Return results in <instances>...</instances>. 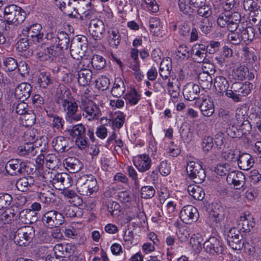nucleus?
<instances>
[{
  "mask_svg": "<svg viewBox=\"0 0 261 261\" xmlns=\"http://www.w3.org/2000/svg\"><path fill=\"white\" fill-rule=\"evenodd\" d=\"M212 28V23L207 18H202L200 21L199 28L205 34H208Z\"/></svg>",
  "mask_w": 261,
  "mask_h": 261,
  "instance_id": "61",
  "label": "nucleus"
},
{
  "mask_svg": "<svg viewBox=\"0 0 261 261\" xmlns=\"http://www.w3.org/2000/svg\"><path fill=\"white\" fill-rule=\"evenodd\" d=\"M106 60L103 57L94 55L91 59V64L92 67L96 70H100L106 66Z\"/></svg>",
  "mask_w": 261,
  "mask_h": 261,
  "instance_id": "49",
  "label": "nucleus"
},
{
  "mask_svg": "<svg viewBox=\"0 0 261 261\" xmlns=\"http://www.w3.org/2000/svg\"><path fill=\"white\" fill-rule=\"evenodd\" d=\"M224 212L223 211L222 207L220 209L218 207L217 209H214L210 214L211 220L215 223L216 226L217 224H220V222L224 219Z\"/></svg>",
  "mask_w": 261,
  "mask_h": 261,
  "instance_id": "45",
  "label": "nucleus"
},
{
  "mask_svg": "<svg viewBox=\"0 0 261 261\" xmlns=\"http://www.w3.org/2000/svg\"><path fill=\"white\" fill-rule=\"evenodd\" d=\"M55 101L59 108L65 113V118L68 121H78L82 118L81 114H77L78 104L75 101L69 91H58Z\"/></svg>",
  "mask_w": 261,
  "mask_h": 261,
  "instance_id": "1",
  "label": "nucleus"
},
{
  "mask_svg": "<svg viewBox=\"0 0 261 261\" xmlns=\"http://www.w3.org/2000/svg\"><path fill=\"white\" fill-rule=\"evenodd\" d=\"M25 15L26 13L22 8L15 5H8L4 9V18L9 24L22 23Z\"/></svg>",
  "mask_w": 261,
  "mask_h": 261,
  "instance_id": "7",
  "label": "nucleus"
},
{
  "mask_svg": "<svg viewBox=\"0 0 261 261\" xmlns=\"http://www.w3.org/2000/svg\"><path fill=\"white\" fill-rule=\"evenodd\" d=\"M21 123L25 127H29L32 126L36 121V115L32 111L28 112L24 114L20 117Z\"/></svg>",
  "mask_w": 261,
  "mask_h": 261,
  "instance_id": "42",
  "label": "nucleus"
},
{
  "mask_svg": "<svg viewBox=\"0 0 261 261\" xmlns=\"http://www.w3.org/2000/svg\"><path fill=\"white\" fill-rule=\"evenodd\" d=\"M202 114L206 117H210L214 112L213 103L209 99H204L199 105Z\"/></svg>",
  "mask_w": 261,
  "mask_h": 261,
  "instance_id": "38",
  "label": "nucleus"
},
{
  "mask_svg": "<svg viewBox=\"0 0 261 261\" xmlns=\"http://www.w3.org/2000/svg\"><path fill=\"white\" fill-rule=\"evenodd\" d=\"M245 176L241 171H231L228 173L226 180L228 184H232L237 189H240L245 183Z\"/></svg>",
  "mask_w": 261,
  "mask_h": 261,
  "instance_id": "20",
  "label": "nucleus"
},
{
  "mask_svg": "<svg viewBox=\"0 0 261 261\" xmlns=\"http://www.w3.org/2000/svg\"><path fill=\"white\" fill-rule=\"evenodd\" d=\"M3 66L6 71L11 72L14 71L17 68L18 63L15 59L9 57L4 60Z\"/></svg>",
  "mask_w": 261,
  "mask_h": 261,
  "instance_id": "55",
  "label": "nucleus"
},
{
  "mask_svg": "<svg viewBox=\"0 0 261 261\" xmlns=\"http://www.w3.org/2000/svg\"><path fill=\"white\" fill-rule=\"evenodd\" d=\"M172 70V63L171 59L163 60L160 67L159 73L161 76L164 80H166L169 77L172 79L175 77V75L173 73L171 72Z\"/></svg>",
  "mask_w": 261,
  "mask_h": 261,
  "instance_id": "28",
  "label": "nucleus"
},
{
  "mask_svg": "<svg viewBox=\"0 0 261 261\" xmlns=\"http://www.w3.org/2000/svg\"><path fill=\"white\" fill-rule=\"evenodd\" d=\"M29 41H32L28 37L20 38L17 43V49L18 51H27L29 47Z\"/></svg>",
  "mask_w": 261,
  "mask_h": 261,
  "instance_id": "63",
  "label": "nucleus"
},
{
  "mask_svg": "<svg viewBox=\"0 0 261 261\" xmlns=\"http://www.w3.org/2000/svg\"><path fill=\"white\" fill-rule=\"evenodd\" d=\"M32 92V85L27 82H22L16 87L14 96L16 99L24 101L30 97Z\"/></svg>",
  "mask_w": 261,
  "mask_h": 261,
  "instance_id": "16",
  "label": "nucleus"
},
{
  "mask_svg": "<svg viewBox=\"0 0 261 261\" xmlns=\"http://www.w3.org/2000/svg\"><path fill=\"white\" fill-rule=\"evenodd\" d=\"M50 182L57 190H62L72 185V178L68 174L62 172L56 174Z\"/></svg>",
  "mask_w": 261,
  "mask_h": 261,
  "instance_id": "14",
  "label": "nucleus"
},
{
  "mask_svg": "<svg viewBox=\"0 0 261 261\" xmlns=\"http://www.w3.org/2000/svg\"><path fill=\"white\" fill-rule=\"evenodd\" d=\"M178 5L179 10L184 14H190L193 12V6L190 0H178Z\"/></svg>",
  "mask_w": 261,
  "mask_h": 261,
  "instance_id": "50",
  "label": "nucleus"
},
{
  "mask_svg": "<svg viewBox=\"0 0 261 261\" xmlns=\"http://www.w3.org/2000/svg\"><path fill=\"white\" fill-rule=\"evenodd\" d=\"M18 151L20 155H31L35 154L36 151L32 142L25 143L23 145L19 147Z\"/></svg>",
  "mask_w": 261,
  "mask_h": 261,
  "instance_id": "40",
  "label": "nucleus"
},
{
  "mask_svg": "<svg viewBox=\"0 0 261 261\" xmlns=\"http://www.w3.org/2000/svg\"><path fill=\"white\" fill-rule=\"evenodd\" d=\"M228 39L232 44L235 45L239 44L242 41L241 35L239 30L237 32L230 31L228 35Z\"/></svg>",
  "mask_w": 261,
  "mask_h": 261,
  "instance_id": "64",
  "label": "nucleus"
},
{
  "mask_svg": "<svg viewBox=\"0 0 261 261\" xmlns=\"http://www.w3.org/2000/svg\"><path fill=\"white\" fill-rule=\"evenodd\" d=\"M200 92V88L193 83H187L184 87L182 94L186 100L192 101L196 99Z\"/></svg>",
  "mask_w": 261,
  "mask_h": 261,
  "instance_id": "21",
  "label": "nucleus"
},
{
  "mask_svg": "<svg viewBox=\"0 0 261 261\" xmlns=\"http://www.w3.org/2000/svg\"><path fill=\"white\" fill-rule=\"evenodd\" d=\"M46 166L48 169H54L58 167L60 160L55 154H48L45 158Z\"/></svg>",
  "mask_w": 261,
  "mask_h": 261,
  "instance_id": "51",
  "label": "nucleus"
},
{
  "mask_svg": "<svg viewBox=\"0 0 261 261\" xmlns=\"http://www.w3.org/2000/svg\"><path fill=\"white\" fill-rule=\"evenodd\" d=\"M58 37L59 32L57 34L53 31L48 32L45 36V39L46 40V44L57 50Z\"/></svg>",
  "mask_w": 261,
  "mask_h": 261,
  "instance_id": "47",
  "label": "nucleus"
},
{
  "mask_svg": "<svg viewBox=\"0 0 261 261\" xmlns=\"http://www.w3.org/2000/svg\"><path fill=\"white\" fill-rule=\"evenodd\" d=\"M12 197L8 193H0V210L8 207L12 201Z\"/></svg>",
  "mask_w": 261,
  "mask_h": 261,
  "instance_id": "60",
  "label": "nucleus"
},
{
  "mask_svg": "<svg viewBox=\"0 0 261 261\" xmlns=\"http://www.w3.org/2000/svg\"><path fill=\"white\" fill-rule=\"evenodd\" d=\"M65 221L64 216L57 211L50 210L45 212L42 217L43 225L47 228H57L62 225Z\"/></svg>",
  "mask_w": 261,
  "mask_h": 261,
  "instance_id": "10",
  "label": "nucleus"
},
{
  "mask_svg": "<svg viewBox=\"0 0 261 261\" xmlns=\"http://www.w3.org/2000/svg\"><path fill=\"white\" fill-rule=\"evenodd\" d=\"M211 74L202 72L199 73L198 76L199 83L202 87L208 88L211 87L213 82Z\"/></svg>",
  "mask_w": 261,
  "mask_h": 261,
  "instance_id": "43",
  "label": "nucleus"
},
{
  "mask_svg": "<svg viewBox=\"0 0 261 261\" xmlns=\"http://www.w3.org/2000/svg\"><path fill=\"white\" fill-rule=\"evenodd\" d=\"M188 191L193 198L197 200H202L205 196L203 189L196 185H190L188 187Z\"/></svg>",
  "mask_w": 261,
  "mask_h": 261,
  "instance_id": "35",
  "label": "nucleus"
},
{
  "mask_svg": "<svg viewBox=\"0 0 261 261\" xmlns=\"http://www.w3.org/2000/svg\"><path fill=\"white\" fill-rule=\"evenodd\" d=\"M110 84L109 79L106 76H101L95 81L96 87L102 91L108 89Z\"/></svg>",
  "mask_w": 261,
  "mask_h": 261,
  "instance_id": "52",
  "label": "nucleus"
},
{
  "mask_svg": "<svg viewBox=\"0 0 261 261\" xmlns=\"http://www.w3.org/2000/svg\"><path fill=\"white\" fill-rule=\"evenodd\" d=\"M80 108L83 116L89 121L96 120L101 115V111L93 101L88 98H82Z\"/></svg>",
  "mask_w": 261,
  "mask_h": 261,
  "instance_id": "6",
  "label": "nucleus"
},
{
  "mask_svg": "<svg viewBox=\"0 0 261 261\" xmlns=\"http://www.w3.org/2000/svg\"><path fill=\"white\" fill-rule=\"evenodd\" d=\"M70 43L69 35L65 32H59L57 50L60 54L61 50H67Z\"/></svg>",
  "mask_w": 261,
  "mask_h": 261,
  "instance_id": "32",
  "label": "nucleus"
},
{
  "mask_svg": "<svg viewBox=\"0 0 261 261\" xmlns=\"http://www.w3.org/2000/svg\"><path fill=\"white\" fill-rule=\"evenodd\" d=\"M106 205L108 211L112 216L117 215L120 212V205L115 201L109 200L106 202Z\"/></svg>",
  "mask_w": 261,
  "mask_h": 261,
  "instance_id": "62",
  "label": "nucleus"
},
{
  "mask_svg": "<svg viewBox=\"0 0 261 261\" xmlns=\"http://www.w3.org/2000/svg\"><path fill=\"white\" fill-rule=\"evenodd\" d=\"M38 198L41 202L46 204L54 203L56 201L55 194L49 192L39 193Z\"/></svg>",
  "mask_w": 261,
  "mask_h": 261,
  "instance_id": "48",
  "label": "nucleus"
},
{
  "mask_svg": "<svg viewBox=\"0 0 261 261\" xmlns=\"http://www.w3.org/2000/svg\"><path fill=\"white\" fill-rule=\"evenodd\" d=\"M239 31L241 35V39L246 44H249L252 42L255 37V30L251 26L246 28L242 27L240 28Z\"/></svg>",
  "mask_w": 261,
  "mask_h": 261,
  "instance_id": "34",
  "label": "nucleus"
},
{
  "mask_svg": "<svg viewBox=\"0 0 261 261\" xmlns=\"http://www.w3.org/2000/svg\"><path fill=\"white\" fill-rule=\"evenodd\" d=\"M23 161L14 159L9 161L5 165L6 172L11 176H19L22 174Z\"/></svg>",
  "mask_w": 261,
  "mask_h": 261,
  "instance_id": "17",
  "label": "nucleus"
},
{
  "mask_svg": "<svg viewBox=\"0 0 261 261\" xmlns=\"http://www.w3.org/2000/svg\"><path fill=\"white\" fill-rule=\"evenodd\" d=\"M76 189L81 195L90 196L98 190L97 180L91 175H84L77 180Z\"/></svg>",
  "mask_w": 261,
  "mask_h": 261,
  "instance_id": "4",
  "label": "nucleus"
},
{
  "mask_svg": "<svg viewBox=\"0 0 261 261\" xmlns=\"http://www.w3.org/2000/svg\"><path fill=\"white\" fill-rule=\"evenodd\" d=\"M59 55V52L50 46L47 47L36 53V57L40 61H52L54 58Z\"/></svg>",
  "mask_w": 261,
  "mask_h": 261,
  "instance_id": "29",
  "label": "nucleus"
},
{
  "mask_svg": "<svg viewBox=\"0 0 261 261\" xmlns=\"http://www.w3.org/2000/svg\"><path fill=\"white\" fill-rule=\"evenodd\" d=\"M35 214L30 209H24L21 212L18 211V218L24 224H32L37 220Z\"/></svg>",
  "mask_w": 261,
  "mask_h": 261,
  "instance_id": "30",
  "label": "nucleus"
},
{
  "mask_svg": "<svg viewBox=\"0 0 261 261\" xmlns=\"http://www.w3.org/2000/svg\"><path fill=\"white\" fill-rule=\"evenodd\" d=\"M69 142V138L58 136L53 139L52 145L56 151L63 153L67 151L70 148Z\"/></svg>",
  "mask_w": 261,
  "mask_h": 261,
  "instance_id": "22",
  "label": "nucleus"
},
{
  "mask_svg": "<svg viewBox=\"0 0 261 261\" xmlns=\"http://www.w3.org/2000/svg\"><path fill=\"white\" fill-rule=\"evenodd\" d=\"M37 83L40 87L46 88L50 83V76L45 72H41L39 74Z\"/></svg>",
  "mask_w": 261,
  "mask_h": 261,
  "instance_id": "53",
  "label": "nucleus"
},
{
  "mask_svg": "<svg viewBox=\"0 0 261 261\" xmlns=\"http://www.w3.org/2000/svg\"><path fill=\"white\" fill-rule=\"evenodd\" d=\"M89 31L93 37L101 39L103 37L105 33L104 23L99 19H92L89 23Z\"/></svg>",
  "mask_w": 261,
  "mask_h": 261,
  "instance_id": "18",
  "label": "nucleus"
},
{
  "mask_svg": "<svg viewBox=\"0 0 261 261\" xmlns=\"http://www.w3.org/2000/svg\"><path fill=\"white\" fill-rule=\"evenodd\" d=\"M155 193V191L153 187L143 186L141 189V197L144 199H149L153 197Z\"/></svg>",
  "mask_w": 261,
  "mask_h": 261,
  "instance_id": "59",
  "label": "nucleus"
},
{
  "mask_svg": "<svg viewBox=\"0 0 261 261\" xmlns=\"http://www.w3.org/2000/svg\"><path fill=\"white\" fill-rule=\"evenodd\" d=\"M238 164L240 169L243 170H248L253 165L254 159L252 156L247 153H244L237 158Z\"/></svg>",
  "mask_w": 261,
  "mask_h": 261,
  "instance_id": "26",
  "label": "nucleus"
},
{
  "mask_svg": "<svg viewBox=\"0 0 261 261\" xmlns=\"http://www.w3.org/2000/svg\"><path fill=\"white\" fill-rule=\"evenodd\" d=\"M88 47L87 39L85 36H77L71 41L70 54L72 57L79 61L81 59Z\"/></svg>",
  "mask_w": 261,
  "mask_h": 261,
  "instance_id": "8",
  "label": "nucleus"
},
{
  "mask_svg": "<svg viewBox=\"0 0 261 261\" xmlns=\"http://www.w3.org/2000/svg\"><path fill=\"white\" fill-rule=\"evenodd\" d=\"M216 90L219 93L223 94L229 91V83L226 79L223 76H217L214 81Z\"/></svg>",
  "mask_w": 261,
  "mask_h": 261,
  "instance_id": "33",
  "label": "nucleus"
},
{
  "mask_svg": "<svg viewBox=\"0 0 261 261\" xmlns=\"http://www.w3.org/2000/svg\"><path fill=\"white\" fill-rule=\"evenodd\" d=\"M35 236V229L32 226H24L17 229L14 236V241L19 246H27Z\"/></svg>",
  "mask_w": 261,
  "mask_h": 261,
  "instance_id": "9",
  "label": "nucleus"
},
{
  "mask_svg": "<svg viewBox=\"0 0 261 261\" xmlns=\"http://www.w3.org/2000/svg\"><path fill=\"white\" fill-rule=\"evenodd\" d=\"M109 34V44L111 46L117 48L121 41L120 34L117 30L108 31Z\"/></svg>",
  "mask_w": 261,
  "mask_h": 261,
  "instance_id": "41",
  "label": "nucleus"
},
{
  "mask_svg": "<svg viewBox=\"0 0 261 261\" xmlns=\"http://www.w3.org/2000/svg\"><path fill=\"white\" fill-rule=\"evenodd\" d=\"M34 179L31 176L22 177L18 179L15 184L18 190L21 192H27L34 184Z\"/></svg>",
  "mask_w": 261,
  "mask_h": 261,
  "instance_id": "27",
  "label": "nucleus"
},
{
  "mask_svg": "<svg viewBox=\"0 0 261 261\" xmlns=\"http://www.w3.org/2000/svg\"><path fill=\"white\" fill-rule=\"evenodd\" d=\"M124 120L125 115L122 112H119L109 122L114 128L120 129L123 126Z\"/></svg>",
  "mask_w": 261,
  "mask_h": 261,
  "instance_id": "46",
  "label": "nucleus"
},
{
  "mask_svg": "<svg viewBox=\"0 0 261 261\" xmlns=\"http://www.w3.org/2000/svg\"><path fill=\"white\" fill-rule=\"evenodd\" d=\"M167 86L168 91L171 96L173 98L178 97L180 92V84L178 79H176L175 77L171 81L169 79Z\"/></svg>",
  "mask_w": 261,
  "mask_h": 261,
  "instance_id": "37",
  "label": "nucleus"
},
{
  "mask_svg": "<svg viewBox=\"0 0 261 261\" xmlns=\"http://www.w3.org/2000/svg\"><path fill=\"white\" fill-rule=\"evenodd\" d=\"M125 91V86L124 82L120 77H116L111 89L112 95L117 98L120 97Z\"/></svg>",
  "mask_w": 261,
  "mask_h": 261,
  "instance_id": "31",
  "label": "nucleus"
},
{
  "mask_svg": "<svg viewBox=\"0 0 261 261\" xmlns=\"http://www.w3.org/2000/svg\"><path fill=\"white\" fill-rule=\"evenodd\" d=\"M94 134L93 128L89 126L86 128L82 123L74 125L70 132L71 136L75 139V144L81 149H84L88 146V136L92 142L94 141Z\"/></svg>",
  "mask_w": 261,
  "mask_h": 261,
  "instance_id": "3",
  "label": "nucleus"
},
{
  "mask_svg": "<svg viewBox=\"0 0 261 261\" xmlns=\"http://www.w3.org/2000/svg\"><path fill=\"white\" fill-rule=\"evenodd\" d=\"M253 87V84L248 82H235L232 84L229 91L226 92V96L231 98L236 102L240 101V97L248 95Z\"/></svg>",
  "mask_w": 261,
  "mask_h": 261,
  "instance_id": "5",
  "label": "nucleus"
},
{
  "mask_svg": "<svg viewBox=\"0 0 261 261\" xmlns=\"http://www.w3.org/2000/svg\"><path fill=\"white\" fill-rule=\"evenodd\" d=\"M59 9L65 14L69 16L72 15L73 12L79 13V11L83 13L82 17L90 19L92 17L91 3L85 0H69L67 4L66 2H59L57 4Z\"/></svg>",
  "mask_w": 261,
  "mask_h": 261,
  "instance_id": "2",
  "label": "nucleus"
},
{
  "mask_svg": "<svg viewBox=\"0 0 261 261\" xmlns=\"http://www.w3.org/2000/svg\"><path fill=\"white\" fill-rule=\"evenodd\" d=\"M197 8V13L200 16L208 18L212 14V10L211 7L205 4L201 5L199 7H195Z\"/></svg>",
  "mask_w": 261,
  "mask_h": 261,
  "instance_id": "54",
  "label": "nucleus"
},
{
  "mask_svg": "<svg viewBox=\"0 0 261 261\" xmlns=\"http://www.w3.org/2000/svg\"><path fill=\"white\" fill-rule=\"evenodd\" d=\"M203 248L206 252L214 256L224 254V248L222 242L214 237L204 242Z\"/></svg>",
  "mask_w": 261,
  "mask_h": 261,
  "instance_id": "13",
  "label": "nucleus"
},
{
  "mask_svg": "<svg viewBox=\"0 0 261 261\" xmlns=\"http://www.w3.org/2000/svg\"><path fill=\"white\" fill-rule=\"evenodd\" d=\"M149 24L150 32L156 36L160 35L162 28L160 19L157 17H152L149 19Z\"/></svg>",
  "mask_w": 261,
  "mask_h": 261,
  "instance_id": "44",
  "label": "nucleus"
},
{
  "mask_svg": "<svg viewBox=\"0 0 261 261\" xmlns=\"http://www.w3.org/2000/svg\"><path fill=\"white\" fill-rule=\"evenodd\" d=\"M42 25L39 23H34L23 29L22 34L28 37L34 43H39L43 40V33L41 32Z\"/></svg>",
  "mask_w": 261,
  "mask_h": 261,
  "instance_id": "12",
  "label": "nucleus"
},
{
  "mask_svg": "<svg viewBox=\"0 0 261 261\" xmlns=\"http://www.w3.org/2000/svg\"><path fill=\"white\" fill-rule=\"evenodd\" d=\"M248 116L246 114V112L242 109H237L236 113V122H234L236 127L240 124L247 121Z\"/></svg>",
  "mask_w": 261,
  "mask_h": 261,
  "instance_id": "58",
  "label": "nucleus"
},
{
  "mask_svg": "<svg viewBox=\"0 0 261 261\" xmlns=\"http://www.w3.org/2000/svg\"><path fill=\"white\" fill-rule=\"evenodd\" d=\"M134 163L139 171L145 172L149 169L151 160L146 154L138 155L133 160Z\"/></svg>",
  "mask_w": 261,
  "mask_h": 261,
  "instance_id": "23",
  "label": "nucleus"
},
{
  "mask_svg": "<svg viewBox=\"0 0 261 261\" xmlns=\"http://www.w3.org/2000/svg\"><path fill=\"white\" fill-rule=\"evenodd\" d=\"M248 72L249 71L247 67L240 66L233 71V76L236 80L243 81L245 79Z\"/></svg>",
  "mask_w": 261,
  "mask_h": 261,
  "instance_id": "56",
  "label": "nucleus"
},
{
  "mask_svg": "<svg viewBox=\"0 0 261 261\" xmlns=\"http://www.w3.org/2000/svg\"><path fill=\"white\" fill-rule=\"evenodd\" d=\"M254 219L251 215L245 213L244 215L240 216L238 219V228L245 232H250L255 225Z\"/></svg>",
  "mask_w": 261,
  "mask_h": 261,
  "instance_id": "19",
  "label": "nucleus"
},
{
  "mask_svg": "<svg viewBox=\"0 0 261 261\" xmlns=\"http://www.w3.org/2000/svg\"><path fill=\"white\" fill-rule=\"evenodd\" d=\"M186 170L189 177L195 183H201L205 178V171L198 162L189 161Z\"/></svg>",
  "mask_w": 261,
  "mask_h": 261,
  "instance_id": "11",
  "label": "nucleus"
},
{
  "mask_svg": "<svg viewBox=\"0 0 261 261\" xmlns=\"http://www.w3.org/2000/svg\"><path fill=\"white\" fill-rule=\"evenodd\" d=\"M181 221L186 224H191L197 221L199 213L197 208L191 205H187L182 207L180 213Z\"/></svg>",
  "mask_w": 261,
  "mask_h": 261,
  "instance_id": "15",
  "label": "nucleus"
},
{
  "mask_svg": "<svg viewBox=\"0 0 261 261\" xmlns=\"http://www.w3.org/2000/svg\"><path fill=\"white\" fill-rule=\"evenodd\" d=\"M141 96L135 88H132L125 94V99L130 105H135L140 100Z\"/></svg>",
  "mask_w": 261,
  "mask_h": 261,
  "instance_id": "39",
  "label": "nucleus"
},
{
  "mask_svg": "<svg viewBox=\"0 0 261 261\" xmlns=\"http://www.w3.org/2000/svg\"><path fill=\"white\" fill-rule=\"evenodd\" d=\"M63 165L71 173L79 172L82 167L81 161L75 157H68L65 159L63 161Z\"/></svg>",
  "mask_w": 261,
  "mask_h": 261,
  "instance_id": "24",
  "label": "nucleus"
},
{
  "mask_svg": "<svg viewBox=\"0 0 261 261\" xmlns=\"http://www.w3.org/2000/svg\"><path fill=\"white\" fill-rule=\"evenodd\" d=\"M77 72V81L80 86H86L90 83L93 73L91 70L87 68H82Z\"/></svg>",
  "mask_w": 261,
  "mask_h": 261,
  "instance_id": "25",
  "label": "nucleus"
},
{
  "mask_svg": "<svg viewBox=\"0 0 261 261\" xmlns=\"http://www.w3.org/2000/svg\"><path fill=\"white\" fill-rule=\"evenodd\" d=\"M18 210L11 207L6 210L2 215L1 220L4 223H10L18 218Z\"/></svg>",
  "mask_w": 261,
  "mask_h": 261,
  "instance_id": "36",
  "label": "nucleus"
},
{
  "mask_svg": "<svg viewBox=\"0 0 261 261\" xmlns=\"http://www.w3.org/2000/svg\"><path fill=\"white\" fill-rule=\"evenodd\" d=\"M243 235L241 237H238L231 240H227L228 244L233 250H241L244 246V241L243 240Z\"/></svg>",
  "mask_w": 261,
  "mask_h": 261,
  "instance_id": "57",
  "label": "nucleus"
}]
</instances>
